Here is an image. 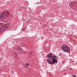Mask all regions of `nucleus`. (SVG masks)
I'll use <instances>...</instances> for the list:
<instances>
[{
    "mask_svg": "<svg viewBox=\"0 0 77 77\" xmlns=\"http://www.w3.org/2000/svg\"><path fill=\"white\" fill-rule=\"evenodd\" d=\"M2 25H3V23H0V26H2Z\"/></svg>",
    "mask_w": 77,
    "mask_h": 77,
    "instance_id": "nucleus-10",
    "label": "nucleus"
},
{
    "mask_svg": "<svg viewBox=\"0 0 77 77\" xmlns=\"http://www.w3.org/2000/svg\"><path fill=\"white\" fill-rule=\"evenodd\" d=\"M75 0V1H76L77 0Z\"/></svg>",
    "mask_w": 77,
    "mask_h": 77,
    "instance_id": "nucleus-19",
    "label": "nucleus"
},
{
    "mask_svg": "<svg viewBox=\"0 0 77 77\" xmlns=\"http://www.w3.org/2000/svg\"><path fill=\"white\" fill-rule=\"evenodd\" d=\"M49 54L51 56V57H54V58H53V59H56L55 58V55H54L53 56H52V55H53V54H52V53H49Z\"/></svg>",
    "mask_w": 77,
    "mask_h": 77,
    "instance_id": "nucleus-7",
    "label": "nucleus"
},
{
    "mask_svg": "<svg viewBox=\"0 0 77 77\" xmlns=\"http://www.w3.org/2000/svg\"><path fill=\"white\" fill-rule=\"evenodd\" d=\"M26 68H27V66H25Z\"/></svg>",
    "mask_w": 77,
    "mask_h": 77,
    "instance_id": "nucleus-16",
    "label": "nucleus"
},
{
    "mask_svg": "<svg viewBox=\"0 0 77 77\" xmlns=\"http://www.w3.org/2000/svg\"><path fill=\"white\" fill-rule=\"evenodd\" d=\"M43 37H41V39H42V40L43 39Z\"/></svg>",
    "mask_w": 77,
    "mask_h": 77,
    "instance_id": "nucleus-14",
    "label": "nucleus"
},
{
    "mask_svg": "<svg viewBox=\"0 0 77 77\" xmlns=\"http://www.w3.org/2000/svg\"><path fill=\"white\" fill-rule=\"evenodd\" d=\"M5 20L6 21H6H8V19H6Z\"/></svg>",
    "mask_w": 77,
    "mask_h": 77,
    "instance_id": "nucleus-15",
    "label": "nucleus"
},
{
    "mask_svg": "<svg viewBox=\"0 0 77 77\" xmlns=\"http://www.w3.org/2000/svg\"><path fill=\"white\" fill-rule=\"evenodd\" d=\"M2 21H3V23H5V22H6V19L5 18H3L2 19H1Z\"/></svg>",
    "mask_w": 77,
    "mask_h": 77,
    "instance_id": "nucleus-8",
    "label": "nucleus"
},
{
    "mask_svg": "<svg viewBox=\"0 0 77 77\" xmlns=\"http://www.w3.org/2000/svg\"><path fill=\"white\" fill-rule=\"evenodd\" d=\"M4 12H5V14L6 15H8L10 14V13L9 11H5Z\"/></svg>",
    "mask_w": 77,
    "mask_h": 77,
    "instance_id": "nucleus-5",
    "label": "nucleus"
},
{
    "mask_svg": "<svg viewBox=\"0 0 77 77\" xmlns=\"http://www.w3.org/2000/svg\"><path fill=\"white\" fill-rule=\"evenodd\" d=\"M46 58H49V59H51V57L50 55V54L49 53L46 56Z\"/></svg>",
    "mask_w": 77,
    "mask_h": 77,
    "instance_id": "nucleus-6",
    "label": "nucleus"
},
{
    "mask_svg": "<svg viewBox=\"0 0 77 77\" xmlns=\"http://www.w3.org/2000/svg\"><path fill=\"white\" fill-rule=\"evenodd\" d=\"M9 27V24L8 23L3 25L0 28V33H2L3 31L5 30H6V29H7Z\"/></svg>",
    "mask_w": 77,
    "mask_h": 77,
    "instance_id": "nucleus-2",
    "label": "nucleus"
},
{
    "mask_svg": "<svg viewBox=\"0 0 77 77\" xmlns=\"http://www.w3.org/2000/svg\"><path fill=\"white\" fill-rule=\"evenodd\" d=\"M61 48L63 50V51H65V52H67L69 53L70 52V49L69 47H68L66 45H63L61 47Z\"/></svg>",
    "mask_w": 77,
    "mask_h": 77,
    "instance_id": "nucleus-1",
    "label": "nucleus"
},
{
    "mask_svg": "<svg viewBox=\"0 0 77 77\" xmlns=\"http://www.w3.org/2000/svg\"><path fill=\"white\" fill-rule=\"evenodd\" d=\"M5 13H6L5 12H2V14L0 16V20H2L5 18V15H6Z\"/></svg>",
    "mask_w": 77,
    "mask_h": 77,
    "instance_id": "nucleus-4",
    "label": "nucleus"
},
{
    "mask_svg": "<svg viewBox=\"0 0 77 77\" xmlns=\"http://www.w3.org/2000/svg\"><path fill=\"white\" fill-rule=\"evenodd\" d=\"M47 61H48V62H49L50 61V60L49 59H47L46 60Z\"/></svg>",
    "mask_w": 77,
    "mask_h": 77,
    "instance_id": "nucleus-13",
    "label": "nucleus"
},
{
    "mask_svg": "<svg viewBox=\"0 0 77 77\" xmlns=\"http://www.w3.org/2000/svg\"><path fill=\"white\" fill-rule=\"evenodd\" d=\"M26 64L27 66H29V63H26Z\"/></svg>",
    "mask_w": 77,
    "mask_h": 77,
    "instance_id": "nucleus-11",
    "label": "nucleus"
},
{
    "mask_svg": "<svg viewBox=\"0 0 77 77\" xmlns=\"http://www.w3.org/2000/svg\"><path fill=\"white\" fill-rule=\"evenodd\" d=\"M13 44H14V42H13Z\"/></svg>",
    "mask_w": 77,
    "mask_h": 77,
    "instance_id": "nucleus-17",
    "label": "nucleus"
},
{
    "mask_svg": "<svg viewBox=\"0 0 77 77\" xmlns=\"http://www.w3.org/2000/svg\"><path fill=\"white\" fill-rule=\"evenodd\" d=\"M69 69H71L72 68H71V66H70L69 67Z\"/></svg>",
    "mask_w": 77,
    "mask_h": 77,
    "instance_id": "nucleus-12",
    "label": "nucleus"
},
{
    "mask_svg": "<svg viewBox=\"0 0 77 77\" xmlns=\"http://www.w3.org/2000/svg\"><path fill=\"white\" fill-rule=\"evenodd\" d=\"M1 60H0V62L1 61Z\"/></svg>",
    "mask_w": 77,
    "mask_h": 77,
    "instance_id": "nucleus-18",
    "label": "nucleus"
},
{
    "mask_svg": "<svg viewBox=\"0 0 77 77\" xmlns=\"http://www.w3.org/2000/svg\"><path fill=\"white\" fill-rule=\"evenodd\" d=\"M72 77H77V76L76 75H72Z\"/></svg>",
    "mask_w": 77,
    "mask_h": 77,
    "instance_id": "nucleus-9",
    "label": "nucleus"
},
{
    "mask_svg": "<svg viewBox=\"0 0 77 77\" xmlns=\"http://www.w3.org/2000/svg\"><path fill=\"white\" fill-rule=\"evenodd\" d=\"M54 58V57H51V60H52V61H49L48 62V63L49 64H54V63H57V59H53Z\"/></svg>",
    "mask_w": 77,
    "mask_h": 77,
    "instance_id": "nucleus-3",
    "label": "nucleus"
}]
</instances>
